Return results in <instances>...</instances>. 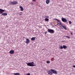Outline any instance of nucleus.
<instances>
[{
	"mask_svg": "<svg viewBox=\"0 0 75 75\" xmlns=\"http://www.w3.org/2000/svg\"><path fill=\"white\" fill-rule=\"evenodd\" d=\"M54 20H55L56 21H59V20H58L56 18H54Z\"/></svg>",
	"mask_w": 75,
	"mask_h": 75,
	"instance_id": "nucleus-20",
	"label": "nucleus"
},
{
	"mask_svg": "<svg viewBox=\"0 0 75 75\" xmlns=\"http://www.w3.org/2000/svg\"><path fill=\"white\" fill-rule=\"evenodd\" d=\"M45 18H49V16H44Z\"/></svg>",
	"mask_w": 75,
	"mask_h": 75,
	"instance_id": "nucleus-22",
	"label": "nucleus"
},
{
	"mask_svg": "<svg viewBox=\"0 0 75 75\" xmlns=\"http://www.w3.org/2000/svg\"><path fill=\"white\" fill-rule=\"evenodd\" d=\"M57 24L59 25H60V27H61V26L62 25V24H61V23L59 21H59L57 22Z\"/></svg>",
	"mask_w": 75,
	"mask_h": 75,
	"instance_id": "nucleus-7",
	"label": "nucleus"
},
{
	"mask_svg": "<svg viewBox=\"0 0 75 75\" xmlns=\"http://www.w3.org/2000/svg\"><path fill=\"white\" fill-rule=\"evenodd\" d=\"M62 20L63 22H67V20L64 18H62Z\"/></svg>",
	"mask_w": 75,
	"mask_h": 75,
	"instance_id": "nucleus-9",
	"label": "nucleus"
},
{
	"mask_svg": "<svg viewBox=\"0 0 75 75\" xmlns=\"http://www.w3.org/2000/svg\"><path fill=\"white\" fill-rule=\"evenodd\" d=\"M34 62H32L27 63L26 64L28 66H29L30 67H35V65L34 64Z\"/></svg>",
	"mask_w": 75,
	"mask_h": 75,
	"instance_id": "nucleus-1",
	"label": "nucleus"
},
{
	"mask_svg": "<svg viewBox=\"0 0 75 75\" xmlns=\"http://www.w3.org/2000/svg\"><path fill=\"white\" fill-rule=\"evenodd\" d=\"M60 28H61V29H63L64 28V29H65V30H67L66 26H63V25H62V26H61Z\"/></svg>",
	"mask_w": 75,
	"mask_h": 75,
	"instance_id": "nucleus-6",
	"label": "nucleus"
},
{
	"mask_svg": "<svg viewBox=\"0 0 75 75\" xmlns=\"http://www.w3.org/2000/svg\"><path fill=\"white\" fill-rule=\"evenodd\" d=\"M59 48L60 49V50H62V49H63V46H60L59 47Z\"/></svg>",
	"mask_w": 75,
	"mask_h": 75,
	"instance_id": "nucleus-18",
	"label": "nucleus"
},
{
	"mask_svg": "<svg viewBox=\"0 0 75 75\" xmlns=\"http://www.w3.org/2000/svg\"><path fill=\"white\" fill-rule=\"evenodd\" d=\"M50 70L52 71L53 73V74H58V73H57V71L54 69H51Z\"/></svg>",
	"mask_w": 75,
	"mask_h": 75,
	"instance_id": "nucleus-4",
	"label": "nucleus"
},
{
	"mask_svg": "<svg viewBox=\"0 0 75 75\" xmlns=\"http://www.w3.org/2000/svg\"><path fill=\"white\" fill-rule=\"evenodd\" d=\"M69 24H71V23H72V22H71V21H69Z\"/></svg>",
	"mask_w": 75,
	"mask_h": 75,
	"instance_id": "nucleus-24",
	"label": "nucleus"
},
{
	"mask_svg": "<svg viewBox=\"0 0 75 75\" xmlns=\"http://www.w3.org/2000/svg\"><path fill=\"white\" fill-rule=\"evenodd\" d=\"M52 61H53V60H52Z\"/></svg>",
	"mask_w": 75,
	"mask_h": 75,
	"instance_id": "nucleus-33",
	"label": "nucleus"
},
{
	"mask_svg": "<svg viewBox=\"0 0 75 75\" xmlns=\"http://www.w3.org/2000/svg\"><path fill=\"white\" fill-rule=\"evenodd\" d=\"M19 8H21V11H23L24 10V9H23V8L22 6H20Z\"/></svg>",
	"mask_w": 75,
	"mask_h": 75,
	"instance_id": "nucleus-12",
	"label": "nucleus"
},
{
	"mask_svg": "<svg viewBox=\"0 0 75 75\" xmlns=\"http://www.w3.org/2000/svg\"><path fill=\"white\" fill-rule=\"evenodd\" d=\"M47 33V32H45V34H46Z\"/></svg>",
	"mask_w": 75,
	"mask_h": 75,
	"instance_id": "nucleus-29",
	"label": "nucleus"
},
{
	"mask_svg": "<svg viewBox=\"0 0 75 75\" xmlns=\"http://www.w3.org/2000/svg\"><path fill=\"white\" fill-rule=\"evenodd\" d=\"M46 63H47V64H50V61H47L46 62Z\"/></svg>",
	"mask_w": 75,
	"mask_h": 75,
	"instance_id": "nucleus-21",
	"label": "nucleus"
},
{
	"mask_svg": "<svg viewBox=\"0 0 75 75\" xmlns=\"http://www.w3.org/2000/svg\"><path fill=\"white\" fill-rule=\"evenodd\" d=\"M26 41H25V42L26 44H29L30 43V41L29 39L27 38L26 40Z\"/></svg>",
	"mask_w": 75,
	"mask_h": 75,
	"instance_id": "nucleus-8",
	"label": "nucleus"
},
{
	"mask_svg": "<svg viewBox=\"0 0 75 75\" xmlns=\"http://www.w3.org/2000/svg\"><path fill=\"white\" fill-rule=\"evenodd\" d=\"M52 59H54V58H53Z\"/></svg>",
	"mask_w": 75,
	"mask_h": 75,
	"instance_id": "nucleus-32",
	"label": "nucleus"
},
{
	"mask_svg": "<svg viewBox=\"0 0 75 75\" xmlns=\"http://www.w3.org/2000/svg\"><path fill=\"white\" fill-rule=\"evenodd\" d=\"M45 20L46 21H49V19H48V18H46L45 19Z\"/></svg>",
	"mask_w": 75,
	"mask_h": 75,
	"instance_id": "nucleus-19",
	"label": "nucleus"
},
{
	"mask_svg": "<svg viewBox=\"0 0 75 75\" xmlns=\"http://www.w3.org/2000/svg\"><path fill=\"white\" fill-rule=\"evenodd\" d=\"M35 38H36L35 37L32 38H31V40H32V41H34V40H35Z\"/></svg>",
	"mask_w": 75,
	"mask_h": 75,
	"instance_id": "nucleus-15",
	"label": "nucleus"
},
{
	"mask_svg": "<svg viewBox=\"0 0 75 75\" xmlns=\"http://www.w3.org/2000/svg\"><path fill=\"white\" fill-rule=\"evenodd\" d=\"M73 67H74V68H75V65H73Z\"/></svg>",
	"mask_w": 75,
	"mask_h": 75,
	"instance_id": "nucleus-30",
	"label": "nucleus"
},
{
	"mask_svg": "<svg viewBox=\"0 0 75 75\" xmlns=\"http://www.w3.org/2000/svg\"><path fill=\"white\" fill-rule=\"evenodd\" d=\"M9 53L10 54H14V51L13 50H11L9 52Z\"/></svg>",
	"mask_w": 75,
	"mask_h": 75,
	"instance_id": "nucleus-10",
	"label": "nucleus"
},
{
	"mask_svg": "<svg viewBox=\"0 0 75 75\" xmlns=\"http://www.w3.org/2000/svg\"><path fill=\"white\" fill-rule=\"evenodd\" d=\"M2 16H7V13H3L2 14H1Z\"/></svg>",
	"mask_w": 75,
	"mask_h": 75,
	"instance_id": "nucleus-14",
	"label": "nucleus"
},
{
	"mask_svg": "<svg viewBox=\"0 0 75 75\" xmlns=\"http://www.w3.org/2000/svg\"><path fill=\"white\" fill-rule=\"evenodd\" d=\"M32 1H36V0H32Z\"/></svg>",
	"mask_w": 75,
	"mask_h": 75,
	"instance_id": "nucleus-28",
	"label": "nucleus"
},
{
	"mask_svg": "<svg viewBox=\"0 0 75 75\" xmlns=\"http://www.w3.org/2000/svg\"><path fill=\"white\" fill-rule=\"evenodd\" d=\"M18 4V2L17 1H13L11 2L10 4L12 5H16Z\"/></svg>",
	"mask_w": 75,
	"mask_h": 75,
	"instance_id": "nucleus-2",
	"label": "nucleus"
},
{
	"mask_svg": "<svg viewBox=\"0 0 75 75\" xmlns=\"http://www.w3.org/2000/svg\"><path fill=\"white\" fill-rule=\"evenodd\" d=\"M50 0H46V3L47 4H48L50 3Z\"/></svg>",
	"mask_w": 75,
	"mask_h": 75,
	"instance_id": "nucleus-13",
	"label": "nucleus"
},
{
	"mask_svg": "<svg viewBox=\"0 0 75 75\" xmlns=\"http://www.w3.org/2000/svg\"><path fill=\"white\" fill-rule=\"evenodd\" d=\"M48 32L50 33H51V34H54V30L52 29H48Z\"/></svg>",
	"mask_w": 75,
	"mask_h": 75,
	"instance_id": "nucleus-3",
	"label": "nucleus"
},
{
	"mask_svg": "<svg viewBox=\"0 0 75 75\" xmlns=\"http://www.w3.org/2000/svg\"><path fill=\"white\" fill-rule=\"evenodd\" d=\"M65 37H66V38H70V37H69V36H66Z\"/></svg>",
	"mask_w": 75,
	"mask_h": 75,
	"instance_id": "nucleus-23",
	"label": "nucleus"
},
{
	"mask_svg": "<svg viewBox=\"0 0 75 75\" xmlns=\"http://www.w3.org/2000/svg\"><path fill=\"white\" fill-rule=\"evenodd\" d=\"M5 11H4V10H3L1 9H0V14H2L3 13V12H4Z\"/></svg>",
	"mask_w": 75,
	"mask_h": 75,
	"instance_id": "nucleus-11",
	"label": "nucleus"
},
{
	"mask_svg": "<svg viewBox=\"0 0 75 75\" xmlns=\"http://www.w3.org/2000/svg\"><path fill=\"white\" fill-rule=\"evenodd\" d=\"M14 75H20V74L19 73H14Z\"/></svg>",
	"mask_w": 75,
	"mask_h": 75,
	"instance_id": "nucleus-17",
	"label": "nucleus"
},
{
	"mask_svg": "<svg viewBox=\"0 0 75 75\" xmlns=\"http://www.w3.org/2000/svg\"><path fill=\"white\" fill-rule=\"evenodd\" d=\"M30 73H28L27 74V75H30Z\"/></svg>",
	"mask_w": 75,
	"mask_h": 75,
	"instance_id": "nucleus-26",
	"label": "nucleus"
},
{
	"mask_svg": "<svg viewBox=\"0 0 75 75\" xmlns=\"http://www.w3.org/2000/svg\"><path fill=\"white\" fill-rule=\"evenodd\" d=\"M63 48H64V49H66V48H67V46H66L63 45Z\"/></svg>",
	"mask_w": 75,
	"mask_h": 75,
	"instance_id": "nucleus-16",
	"label": "nucleus"
},
{
	"mask_svg": "<svg viewBox=\"0 0 75 75\" xmlns=\"http://www.w3.org/2000/svg\"><path fill=\"white\" fill-rule=\"evenodd\" d=\"M22 13V12H21V13Z\"/></svg>",
	"mask_w": 75,
	"mask_h": 75,
	"instance_id": "nucleus-31",
	"label": "nucleus"
},
{
	"mask_svg": "<svg viewBox=\"0 0 75 75\" xmlns=\"http://www.w3.org/2000/svg\"><path fill=\"white\" fill-rule=\"evenodd\" d=\"M47 72L48 73V75H52L53 74L52 71L51 70H49L47 71Z\"/></svg>",
	"mask_w": 75,
	"mask_h": 75,
	"instance_id": "nucleus-5",
	"label": "nucleus"
},
{
	"mask_svg": "<svg viewBox=\"0 0 75 75\" xmlns=\"http://www.w3.org/2000/svg\"><path fill=\"white\" fill-rule=\"evenodd\" d=\"M71 35H73V33L71 32Z\"/></svg>",
	"mask_w": 75,
	"mask_h": 75,
	"instance_id": "nucleus-27",
	"label": "nucleus"
},
{
	"mask_svg": "<svg viewBox=\"0 0 75 75\" xmlns=\"http://www.w3.org/2000/svg\"><path fill=\"white\" fill-rule=\"evenodd\" d=\"M22 15V14H21V13H19V16H21V15Z\"/></svg>",
	"mask_w": 75,
	"mask_h": 75,
	"instance_id": "nucleus-25",
	"label": "nucleus"
}]
</instances>
